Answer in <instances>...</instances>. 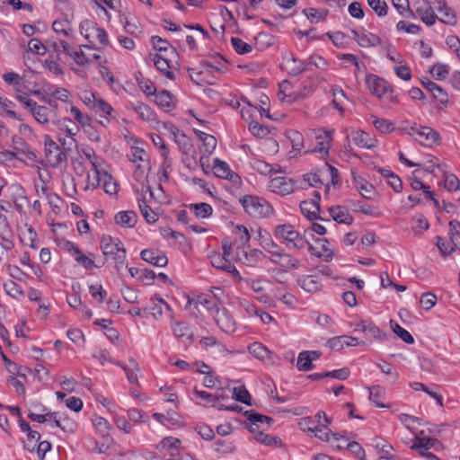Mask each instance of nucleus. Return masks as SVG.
<instances>
[{
	"instance_id": "nucleus-12",
	"label": "nucleus",
	"mask_w": 460,
	"mask_h": 460,
	"mask_svg": "<svg viewBox=\"0 0 460 460\" xmlns=\"http://www.w3.org/2000/svg\"><path fill=\"white\" fill-rule=\"evenodd\" d=\"M269 189L274 193L287 196L295 190V183L293 180L288 177L278 176L270 181Z\"/></svg>"
},
{
	"instance_id": "nucleus-11",
	"label": "nucleus",
	"mask_w": 460,
	"mask_h": 460,
	"mask_svg": "<svg viewBox=\"0 0 460 460\" xmlns=\"http://www.w3.org/2000/svg\"><path fill=\"white\" fill-rule=\"evenodd\" d=\"M413 8L420 20L428 26H432L438 20L428 0H412Z\"/></svg>"
},
{
	"instance_id": "nucleus-44",
	"label": "nucleus",
	"mask_w": 460,
	"mask_h": 460,
	"mask_svg": "<svg viewBox=\"0 0 460 460\" xmlns=\"http://www.w3.org/2000/svg\"><path fill=\"white\" fill-rule=\"evenodd\" d=\"M85 158L87 159L90 167L99 171L108 167L106 161L101 156L97 155L92 149L84 152Z\"/></svg>"
},
{
	"instance_id": "nucleus-50",
	"label": "nucleus",
	"mask_w": 460,
	"mask_h": 460,
	"mask_svg": "<svg viewBox=\"0 0 460 460\" xmlns=\"http://www.w3.org/2000/svg\"><path fill=\"white\" fill-rule=\"evenodd\" d=\"M372 124L382 134H388L394 130V124L387 119L372 117Z\"/></svg>"
},
{
	"instance_id": "nucleus-51",
	"label": "nucleus",
	"mask_w": 460,
	"mask_h": 460,
	"mask_svg": "<svg viewBox=\"0 0 460 460\" xmlns=\"http://www.w3.org/2000/svg\"><path fill=\"white\" fill-rule=\"evenodd\" d=\"M233 397L242 403L252 405V396L244 385L234 387Z\"/></svg>"
},
{
	"instance_id": "nucleus-48",
	"label": "nucleus",
	"mask_w": 460,
	"mask_h": 460,
	"mask_svg": "<svg viewBox=\"0 0 460 460\" xmlns=\"http://www.w3.org/2000/svg\"><path fill=\"white\" fill-rule=\"evenodd\" d=\"M66 55L71 58L77 65L88 66L91 63L90 56L83 51L82 49L77 50L71 46Z\"/></svg>"
},
{
	"instance_id": "nucleus-55",
	"label": "nucleus",
	"mask_w": 460,
	"mask_h": 460,
	"mask_svg": "<svg viewBox=\"0 0 460 460\" xmlns=\"http://www.w3.org/2000/svg\"><path fill=\"white\" fill-rule=\"evenodd\" d=\"M194 394L197 395L199 398L204 400L206 402H205V405H211L213 407H217V405L216 404V402L221 399H224L225 396L224 395H217V394H209L206 391H202V390H198L197 388L194 389Z\"/></svg>"
},
{
	"instance_id": "nucleus-39",
	"label": "nucleus",
	"mask_w": 460,
	"mask_h": 460,
	"mask_svg": "<svg viewBox=\"0 0 460 460\" xmlns=\"http://www.w3.org/2000/svg\"><path fill=\"white\" fill-rule=\"evenodd\" d=\"M190 212L199 218V219H206L208 218L212 213L213 208L208 203L200 202V203H192L188 206Z\"/></svg>"
},
{
	"instance_id": "nucleus-8",
	"label": "nucleus",
	"mask_w": 460,
	"mask_h": 460,
	"mask_svg": "<svg viewBox=\"0 0 460 460\" xmlns=\"http://www.w3.org/2000/svg\"><path fill=\"white\" fill-rule=\"evenodd\" d=\"M62 249L68 252L74 260L87 270H91L95 267L94 261L92 258L85 255L82 250L73 242L65 241L62 244Z\"/></svg>"
},
{
	"instance_id": "nucleus-40",
	"label": "nucleus",
	"mask_w": 460,
	"mask_h": 460,
	"mask_svg": "<svg viewBox=\"0 0 460 460\" xmlns=\"http://www.w3.org/2000/svg\"><path fill=\"white\" fill-rule=\"evenodd\" d=\"M274 257L275 259H273V263L279 264L282 267L297 269L300 266V261L297 258L284 252L283 250L279 255L275 254Z\"/></svg>"
},
{
	"instance_id": "nucleus-29",
	"label": "nucleus",
	"mask_w": 460,
	"mask_h": 460,
	"mask_svg": "<svg viewBox=\"0 0 460 460\" xmlns=\"http://www.w3.org/2000/svg\"><path fill=\"white\" fill-rule=\"evenodd\" d=\"M249 352L257 359L269 363L272 360L271 351L261 342H253L248 347Z\"/></svg>"
},
{
	"instance_id": "nucleus-32",
	"label": "nucleus",
	"mask_w": 460,
	"mask_h": 460,
	"mask_svg": "<svg viewBox=\"0 0 460 460\" xmlns=\"http://www.w3.org/2000/svg\"><path fill=\"white\" fill-rule=\"evenodd\" d=\"M140 212L148 224H154L158 220V215L148 205L150 202L146 195L137 197Z\"/></svg>"
},
{
	"instance_id": "nucleus-26",
	"label": "nucleus",
	"mask_w": 460,
	"mask_h": 460,
	"mask_svg": "<svg viewBox=\"0 0 460 460\" xmlns=\"http://www.w3.org/2000/svg\"><path fill=\"white\" fill-rule=\"evenodd\" d=\"M194 131L199 140L202 142V146L200 148L201 155L209 156L217 147V142L216 137L200 130L195 129Z\"/></svg>"
},
{
	"instance_id": "nucleus-63",
	"label": "nucleus",
	"mask_w": 460,
	"mask_h": 460,
	"mask_svg": "<svg viewBox=\"0 0 460 460\" xmlns=\"http://www.w3.org/2000/svg\"><path fill=\"white\" fill-rule=\"evenodd\" d=\"M234 234L240 245L247 244L251 239L248 229L243 225H237L234 229Z\"/></svg>"
},
{
	"instance_id": "nucleus-34",
	"label": "nucleus",
	"mask_w": 460,
	"mask_h": 460,
	"mask_svg": "<svg viewBox=\"0 0 460 460\" xmlns=\"http://www.w3.org/2000/svg\"><path fill=\"white\" fill-rule=\"evenodd\" d=\"M328 425L324 423L323 425H320L319 427L315 426L314 428H308V432L314 434V437L320 438L323 441L332 442L339 441V437L337 433L332 432L328 428Z\"/></svg>"
},
{
	"instance_id": "nucleus-49",
	"label": "nucleus",
	"mask_w": 460,
	"mask_h": 460,
	"mask_svg": "<svg viewBox=\"0 0 460 460\" xmlns=\"http://www.w3.org/2000/svg\"><path fill=\"white\" fill-rule=\"evenodd\" d=\"M217 325L226 333L233 334L238 328L234 318H214Z\"/></svg>"
},
{
	"instance_id": "nucleus-61",
	"label": "nucleus",
	"mask_w": 460,
	"mask_h": 460,
	"mask_svg": "<svg viewBox=\"0 0 460 460\" xmlns=\"http://www.w3.org/2000/svg\"><path fill=\"white\" fill-rule=\"evenodd\" d=\"M231 43L234 49L240 55L250 53L252 50V45L238 37H232Z\"/></svg>"
},
{
	"instance_id": "nucleus-5",
	"label": "nucleus",
	"mask_w": 460,
	"mask_h": 460,
	"mask_svg": "<svg viewBox=\"0 0 460 460\" xmlns=\"http://www.w3.org/2000/svg\"><path fill=\"white\" fill-rule=\"evenodd\" d=\"M243 281L245 288H250L253 291L256 299L262 303L270 302L269 292L271 291V283L264 279H240Z\"/></svg>"
},
{
	"instance_id": "nucleus-43",
	"label": "nucleus",
	"mask_w": 460,
	"mask_h": 460,
	"mask_svg": "<svg viewBox=\"0 0 460 460\" xmlns=\"http://www.w3.org/2000/svg\"><path fill=\"white\" fill-rule=\"evenodd\" d=\"M103 175L101 174V172H99V169H93L92 167L90 170H88L86 174V181H85V190H96L102 182V178Z\"/></svg>"
},
{
	"instance_id": "nucleus-23",
	"label": "nucleus",
	"mask_w": 460,
	"mask_h": 460,
	"mask_svg": "<svg viewBox=\"0 0 460 460\" xmlns=\"http://www.w3.org/2000/svg\"><path fill=\"white\" fill-rule=\"evenodd\" d=\"M439 441L433 438H420L415 435V441L411 446V449L417 451L420 456H425L430 448H436Z\"/></svg>"
},
{
	"instance_id": "nucleus-9",
	"label": "nucleus",
	"mask_w": 460,
	"mask_h": 460,
	"mask_svg": "<svg viewBox=\"0 0 460 460\" xmlns=\"http://www.w3.org/2000/svg\"><path fill=\"white\" fill-rule=\"evenodd\" d=\"M366 83L369 92L379 99L393 93L390 84L385 79L376 75H367Z\"/></svg>"
},
{
	"instance_id": "nucleus-22",
	"label": "nucleus",
	"mask_w": 460,
	"mask_h": 460,
	"mask_svg": "<svg viewBox=\"0 0 460 460\" xmlns=\"http://www.w3.org/2000/svg\"><path fill=\"white\" fill-rule=\"evenodd\" d=\"M92 111L107 121V119H116L118 118L117 111L102 96H100V98L96 101V103L94 104Z\"/></svg>"
},
{
	"instance_id": "nucleus-3",
	"label": "nucleus",
	"mask_w": 460,
	"mask_h": 460,
	"mask_svg": "<svg viewBox=\"0 0 460 460\" xmlns=\"http://www.w3.org/2000/svg\"><path fill=\"white\" fill-rule=\"evenodd\" d=\"M100 247L107 259L116 261L118 270L123 267L126 259V250L120 242L110 235H103L101 239Z\"/></svg>"
},
{
	"instance_id": "nucleus-7",
	"label": "nucleus",
	"mask_w": 460,
	"mask_h": 460,
	"mask_svg": "<svg viewBox=\"0 0 460 460\" xmlns=\"http://www.w3.org/2000/svg\"><path fill=\"white\" fill-rule=\"evenodd\" d=\"M44 152L47 164L52 167H58L66 161V154L49 136L44 138Z\"/></svg>"
},
{
	"instance_id": "nucleus-59",
	"label": "nucleus",
	"mask_w": 460,
	"mask_h": 460,
	"mask_svg": "<svg viewBox=\"0 0 460 460\" xmlns=\"http://www.w3.org/2000/svg\"><path fill=\"white\" fill-rule=\"evenodd\" d=\"M429 224L423 215L418 214L412 217L411 228L416 234H420L429 229Z\"/></svg>"
},
{
	"instance_id": "nucleus-46",
	"label": "nucleus",
	"mask_w": 460,
	"mask_h": 460,
	"mask_svg": "<svg viewBox=\"0 0 460 460\" xmlns=\"http://www.w3.org/2000/svg\"><path fill=\"white\" fill-rule=\"evenodd\" d=\"M3 288L6 295L17 300L24 297V292L22 288L16 284L13 280H6L3 284Z\"/></svg>"
},
{
	"instance_id": "nucleus-16",
	"label": "nucleus",
	"mask_w": 460,
	"mask_h": 460,
	"mask_svg": "<svg viewBox=\"0 0 460 460\" xmlns=\"http://www.w3.org/2000/svg\"><path fill=\"white\" fill-rule=\"evenodd\" d=\"M141 259L155 267H165L168 258L162 251L157 249H145L140 253Z\"/></svg>"
},
{
	"instance_id": "nucleus-21",
	"label": "nucleus",
	"mask_w": 460,
	"mask_h": 460,
	"mask_svg": "<svg viewBox=\"0 0 460 460\" xmlns=\"http://www.w3.org/2000/svg\"><path fill=\"white\" fill-rule=\"evenodd\" d=\"M283 66L288 74L297 75L308 69L305 61L296 58L292 54L284 58Z\"/></svg>"
},
{
	"instance_id": "nucleus-41",
	"label": "nucleus",
	"mask_w": 460,
	"mask_h": 460,
	"mask_svg": "<svg viewBox=\"0 0 460 460\" xmlns=\"http://www.w3.org/2000/svg\"><path fill=\"white\" fill-rule=\"evenodd\" d=\"M115 221L123 227H133L137 222V216L134 211H120L116 214Z\"/></svg>"
},
{
	"instance_id": "nucleus-42",
	"label": "nucleus",
	"mask_w": 460,
	"mask_h": 460,
	"mask_svg": "<svg viewBox=\"0 0 460 460\" xmlns=\"http://www.w3.org/2000/svg\"><path fill=\"white\" fill-rule=\"evenodd\" d=\"M355 331L356 332L357 331L363 332L367 333V335H369L373 338L379 339V340H383L385 337V334L383 333L382 331L378 327L374 325L369 321H361L360 323L357 325V328L355 329Z\"/></svg>"
},
{
	"instance_id": "nucleus-17",
	"label": "nucleus",
	"mask_w": 460,
	"mask_h": 460,
	"mask_svg": "<svg viewBox=\"0 0 460 460\" xmlns=\"http://www.w3.org/2000/svg\"><path fill=\"white\" fill-rule=\"evenodd\" d=\"M314 242L316 246L309 244V250L312 253L326 261H331L333 257V251L330 242L325 238H319Z\"/></svg>"
},
{
	"instance_id": "nucleus-28",
	"label": "nucleus",
	"mask_w": 460,
	"mask_h": 460,
	"mask_svg": "<svg viewBox=\"0 0 460 460\" xmlns=\"http://www.w3.org/2000/svg\"><path fill=\"white\" fill-rule=\"evenodd\" d=\"M152 61L155 66L164 75L166 78L174 79V73L170 60L160 54H155L152 57Z\"/></svg>"
},
{
	"instance_id": "nucleus-45",
	"label": "nucleus",
	"mask_w": 460,
	"mask_h": 460,
	"mask_svg": "<svg viewBox=\"0 0 460 460\" xmlns=\"http://www.w3.org/2000/svg\"><path fill=\"white\" fill-rule=\"evenodd\" d=\"M354 184L362 197L371 199V193L374 192V186L359 176H354Z\"/></svg>"
},
{
	"instance_id": "nucleus-38",
	"label": "nucleus",
	"mask_w": 460,
	"mask_h": 460,
	"mask_svg": "<svg viewBox=\"0 0 460 460\" xmlns=\"http://www.w3.org/2000/svg\"><path fill=\"white\" fill-rule=\"evenodd\" d=\"M55 125L66 133L71 142H75L74 137L79 132V127L76 123L68 118L60 119L58 117V122Z\"/></svg>"
},
{
	"instance_id": "nucleus-58",
	"label": "nucleus",
	"mask_w": 460,
	"mask_h": 460,
	"mask_svg": "<svg viewBox=\"0 0 460 460\" xmlns=\"http://www.w3.org/2000/svg\"><path fill=\"white\" fill-rule=\"evenodd\" d=\"M296 368L299 371H305V372L314 368V365L311 361L309 355L307 354V352H305V350L301 351L298 354L297 361H296Z\"/></svg>"
},
{
	"instance_id": "nucleus-31",
	"label": "nucleus",
	"mask_w": 460,
	"mask_h": 460,
	"mask_svg": "<svg viewBox=\"0 0 460 460\" xmlns=\"http://www.w3.org/2000/svg\"><path fill=\"white\" fill-rule=\"evenodd\" d=\"M130 107L139 116V118L142 119L143 120H146V121H155L156 120L155 112L147 104H145L140 102H131Z\"/></svg>"
},
{
	"instance_id": "nucleus-30",
	"label": "nucleus",
	"mask_w": 460,
	"mask_h": 460,
	"mask_svg": "<svg viewBox=\"0 0 460 460\" xmlns=\"http://www.w3.org/2000/svg\"><path fill=\"white\" fill-rule=\"evenodd\" d=\"M297 283L301 288L308 293L316 292L322 288L320 278L316 275L302 276L298 279Z\"/></svg>"
},
{
	"instance_id": "nucleus-25",
	"label": "nucleus",
	"mask_w": 460,
	"mask_h": 460,
	"mask_svg": "<svg viewBox=\"0 0 460 460\" xmlns=\"http://www.w3.org/2000/svg\"><path fill=\"white\" fill-rule=\"evenodd\" d=\"M174 336L184 343H190L194 336L193 331L183 321L174 322L172 325Z\"/></svg>"
},
{
	"instance_id": "nucleus-6",
	"label": "nucleus",
	"mask_w": 460,
	"mask_h": 460,
	"mask_svg": "<svg viewBox=\"0 0 460 460\" xmlns=\"http://www.w3.org/2000/svg\"><path fill=\"white\" fill-rule=\"evenodd\" d=\"M409 134L420 145L431 147L439 141V134L429 127H411Z\"/></svg>"
},
{
	"instance_id": "nucleus-19",
	"label": "nucleus",
	"mask_w": 460,
	"mask_h": 460,
	"mask_svg": "<svg viewBox=\"0 0 460 460\" xmlns=\"http://www.w3.org/2000/svg\"><path fill=\"white\" fill-rule=\"evenodd\" d=\"M350 137L354 144L361 148L374 149L377 146L378 141L376 138L370 137V135L363 130H353Z\"/></svg>"
},
{
	"instance_id": "nucleus-53",
	"label": "nucleus",
	"mask_w": 460,
	"mask_h": 460,
	"mask_svg": "<svg viewBox=\"0 0 460 460\" xmlns=\"http://www.w3.org/2000/svg\"><path fill=\"white\" fill-rule=\"evenodd\" d=\"M390 325H391L393 332L405 343H407V344L414 343V339H413L412 335L407 330L401 327L394 320L390 321Z\"/></svg>"
},
{
	"instance_id": "nucleus-18",
	"label": "nucleus",
	"mask_w": 460,
	"mask_h": 460,
	"mask_svg": "<svg viewBox=\"0 0 460 460\" xmlns=\"http://www.w3.org/2000/svg\"><path fill=\"white\" fill-rule=\"evenodd\" d=\"M314 194L316 199L304 200L300 203L301 213L309 220L323 219L319 217L320 206L318 201L320 194L317 191H314Z\"/></svg>"
},
{
	"instance_id": "nucleus-35",
	"label": "nucleus",
	"mask_w": 460,
	"mask_h": 460,
	"mask_svg": "<svg viewBox=\"0 0 460 460\" xmlns=\"http://www.w3.org/2000/svg\"><path fill=\"white\" fill-rule=\"evenodd\" d=\"M155 103L165 112L171 111L175 107V102L172 95L165 90L155 94Z\"/></svg>"
},
{
	"instance_id": "nucleus-2",
	"label": "nucleus",
	"mask_w": 460,
	"mask_h": 460,
	"mask_svg": "<svg viewBox=\"0 0 460 460\" xmlns=\"http://www.w3.org/2000/svg\"><path fill=\"white\" fill-rule=\"evenodd\" d=\"M80 34L93 46L104 49L109 46V36L106 31L92 20H84L79 25Z\"/></svg>"
},
{
	"instance_id": "nucleus-33",
	"label": "nucleus",
	"mask_w": 460,
	"mask_h": 460,
	"mask_svg": "<svg viewBox=\"0 0 460 460\" xmlns=\"http://www.w3.org/2000/svg\"><path fill=\"white\" fill-rule=\"evenodd\" d=\"M129 160L137 164V170L149 168L148 155L143 148L133 147L129 155Z\"/></svg>"
},
{
	"instance_id": "nucleus-27",
	"label": "nucleus",
	"mask_w": 460,
	"mask_h": 460,
	"mask_svg": "<svg viewBox=\"0 0 460 460\" xmlns=\"http://www.w3.org/2000/svg\"><path fill=\"white\" fill-rule=\"evenodd\" d=\"M101 174L103 175L101 184L102 185L105 193L108 195H116L119 191V183L110 173V165H108L107 168L101 170Z\"/></svg>"
},
{
	"instance_id": "nucleus-57",
	"label": "nucleus",
	"mask_w": 460,
	"mask_h": 460,
	"mask_svg": "<svg viewBox=\"0 0 460 460\" xmlns=\"http://www.w3.org/2000/svg\"><path fill=\"white\" fill-rule=\"evenodd\" d=\"M152 316H159L162 314H170L171 307L170 305L164 301L163 299H158L151 307L150 313Z\"/></svg>"
},
{
	"instance_id": "nucleus-14",
	"label": "nucleus",
	"mask_w": 460,
	"mask_h": 460,
	"mask_svg": "<svg viewBox=\"0 0 460 460\" xmlns=\"http://www.w3.org/2000/svg\"><path fill=\"white\" fill-rule=\"evenodd\" d=\"M213 172L217 177L228 180L234 184L241 181L240 176L230 169L227 163L219 158L214 159Z\"/></svg>"
},
{
	"instance_id": "nucleus-62",
	"label": "nucleus",
	"mask_w": 460,
	"mask_h": 460,
	"mask_svg": "<svg viewBox=\"0 0 460 460\" xmlns=\"http://www.w3.org/2000/svg\"><path fill=\"white\" fill-rule=\"evenodd\" d=\"M449 71L450 67L448 65L440 63L434 65L430 69V73L436 80H444Z\"/></svg>"
},
{
	"instance_id": "nucleus-10",
	"label": "nucleus",
	"mask_w": 460,
	"mask_h": 460,
	"mask_svg": "<svg viewBox=\"0 0 460 460\" xmlns=\"http://www.w3.org/2000/svg\"><path fill=\"white\" fill-rule=\"evenodd\" d=\"M29 111L40 125L47 126L58 122V114L54 112V110L47 109V106L40 105L37 102Z\"/></svg>"
},
{
	"instance_id": "nucleus-56",
	"label": "nucleus",
	"mask_w": 460,
	"mask_h": 460,
	"mask_svg": "<svg viewBox=\"0 0 460 460\" xmlns=\"http://www.w3.org/2000/svg\"><path fill=\"white\" fill-rule=\"evenodd\" d=\"M52 29L57 34L64 37H69L72 33L71 24L67 20L55 21Z\"/></svg>"
},
{
	"instance_id": "nucleus-20",
	"label": "nucleus",
	"mask_w": 460,
	"mask_h": 460,
	"mask_svg": "<svg viewBox=\"0 0 460 460\" xmlns=\"http://www.w3.org/2000/svg\"><path fill=\"white\" fill-rule=\"evenodd\" d=\"M211 264L214 268L225 270L233 274L234 277L241 279L239 271L221 253L216 252L210 256Z\"/></svg>"
},
{
	"instance_id": "nucleus-52",
	"label": "nucleus",
	"mask_w": 460,
	"mask_h": 460,
	"mask_svg": "<svg viewBox=\"0 0 460 460\" xmlns=\"http://www.w3.org/2000/svg\"><path fill=\"white\" fill-rule=\"evenodd\" d=\"M244 415L252 425H260L264 423H266L267 425H270L273 422L272 418L257 413L253 411H246L244 412Z\"/></svg>"
},
{
	"instance_id": "nucleus-24",
	"label": "nucleus",
	"mask_w": 460,
	"mask_h": 460,
	"mask_svg": "<svg viewBox=\"0 0 460 460\" xmlns=\"http://www.w3.org/2000/svg\"><path fill=\"white\" fill-rule=\"evenodd\" d=\"M260 245L261 247L270 254V260L273 262V259H275V254H279L283 250L279 244L272 239V237L267 233L262 234L260 232Z\"/></svg>"
},
{
	"instance_id": "nucleus-54",
	"label": "nucleus",
	"mask_w": 460,
	"mask_h": 460,
	"mask_svg": "<svg viewBox=\"0 0 460 460\" xmlns=\"http://www.w3.org/2000/svg\"><path fill=\"white\" fill-rule=\"evenodd\" d=\"M14 107V102L6 97L0 95V109L4 111L9 118L21 120L19 115L13 111Z\"/></svg>"
},
{
	"instance_id": "nucleus-37",
	"label": "nucleus",
	"mask_w": 460,
	"mask_h": 460,
	"mask_svg": "<svg viewBox=\"0 0 460 460\" xmlns=\"http://www.w3.org/2000/svg\"><path fill=\"white\" fill-rule=\"evenodd\" d=\"M331 217L340 224L349 225L352 223V217L349 210L344 207H332L329 208Z\"/></svg>"
},
{
	"instance_id": "nucleus-1",
	"label": "nucleus",
	"mask_w": 460,
	"mask_h": 460,
	"mask_svg": "<svg viewBox=\"0 0 460 460\" xmlns=\"http://www.w3.org/2000/svg\"><path fill=\"white\" fill-rule=\"evenodd\" d=\"M273 234L278 241L290 250L301 251L305 249L306 244H309L299 232L289 224L276 226Z\"/></svg>"
},
{
	"instance_id": "nucleus-36",
	"label": "nucleus",
	"mask_w": 460,
	"mask_h": 460,
	"mask_svg": "<svg viewBox=\"0 0 460 460\" xmlns=\"http://www.w3.org/2000/svg\"><path fill=\"white\" fill-rule=\"evenodd\" d=\"M263 253L258 249H252L249 252L241 251L237 253V259L245 265L254 266L261 260Z\"/></svg>"
},
{
	"instance_id": "nucleus-64",
	"label": "nucleus",
	"mask_w": 460,
	"mask_h": 460,
	"mask_svg": "<svg viewBox=\"0 0 460 460\" xmlns=\"http://www.w3.org/2000/svg\"><path fill=\"white\" fill-rule=\"evenodd\" d=\"M438 13L440 14V17L438 19L442 22L447 23V24H455L456 23V17L455 13L446 4L439 7Z\"/></svg>"
},
{
	"instance_id": "nucleus-15",
	"label": "nucleus",
	"mask_w": 460,
	"mask_h": 460,
	"mask_svg": "<svg viewBox=\"0 0 460 460\" xmlns=\"http://www.w3.org/2000/svg\"><path fill=\"white\" fill-rule=\"evenodd\" d=\"M351 33L353 34V39L362 48L376 47L382 42L381 39L377 35L367 31L365 29L352 30Z\"/></svg>"
},
{
	"instance_id": "nucleus-60",
	"label": "nucleus",
	"mask_w": 460,
	"mask_h": 460,
	"mask_svg": "<svg viewBox=\"0 0 460 460\" xmlns=\"http://www.w3.org/2000/svg\"><path fill=\"white\" fill-rule=\"evenodd\" d=\"M100 96L97 93L84 90L80 93L79 98L88 109L92 110Z\"/></svg>"
},
{
	"instance_id": "nucleus-4",
	"label": "nucleus",
	"mask_w": 460,
	"mask_h": 460,
	"mask_svg": "<svg viewBox=\"0 0 460 460\" xmlns=\"http://www.w3.org/2000/svg\"><path fill=\"white\" fill-rule=\"evenodd\" d=\"M240 202L245 212L253 217H268L272 210L267 201L256 196L246 195Z\"/></svg>"
},
{
	"instance_id": "nucleus-13",
	"label": "nucleus",
	"mask_w": 460,
	"mask_h": 460,
	"mask_svg": "<svg viewBox=\"0 0 460 460\" xmlns=\"http://www.w3.org/2000/svg\"><path fill=\"white\" fill-rule=\"evenodd\" d=\"M332 130H325L323 128L316 129L314 132L316 144L313 152H318L323 155H327L332 143Z\"/></svg>"
},
{
	"instance_id": "nucleus-47",
	"label": "nucleus",
	"mask_w": 460,
	"mask_h": 460,
	"mask_svg": "<svg viewBox=\"0 0 460 460\" xmlns=\"http://www.w3.org/2000/svg\"><path fill=\"white\" fill-rule=\"evenodd\" d=\"M180 445H181V440L180 439H178L176 438H172V437H167V438H164L157 445L156 448L160 452L172 451L170 453V455L173 456L174 455L173 451L177 450L179 448Z\"/></svg>"
}]
</instances>
